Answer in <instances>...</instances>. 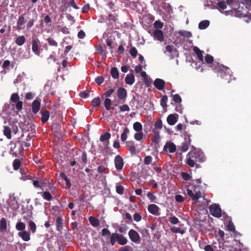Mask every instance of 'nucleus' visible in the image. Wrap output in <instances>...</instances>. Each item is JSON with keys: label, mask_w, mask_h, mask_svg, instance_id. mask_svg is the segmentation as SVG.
<instances>
[{"label": "nucleus", "mask_w": 251, "mask_h": 251, "mask_svg": "<svg viewBox=\"0 0 251 251\" xmlns=\"http://www.w3.org/2000/svg\"><path fill=\"white\" fill-rule=\"evenodd\" d=\"M169 221L173 225L177 224L179 222L178 219L175 216H171L169 218Z\"/></svg>", "instance_id": "obj_51"}, {"label": "nucleus", "mask_w": 251, "mask_h": 251, "mask_svg": "<svg viewBox=\"0 0 251 251\" xmlns=\"http://www.w3.org/2000/svg\"><path fill=\"white\" fill-rule=\"evenodd\" d=\"M16 228L19 231H24L25 229V224L23 222H19L16 225Z\"/></svg>", "instance_id": "obj_38"}, {"label": "nucleus", "mask_w": 251, "mask_h": 251, "mask_svg": "<svg viewBox=\"0 0 251 251\" xmlns=\"http://www.w3.org/2000/svg\"><path fill=\"white\" fill-rule=\"evenodd\" d=\"M40 41L37 38H33L32 41V50L33 52L37 55L39 56L40 54V51L39 50V45Z\"/></svg>", "instance_id": "obj_11"}, {"label": "nucleus", "mask_w": 251, "mask_h": 251, "mask_svg": "<svg viewBox=\"0 0 251 251\" xmlns=\"http://www.w3.org/2000/svg\"><path fill=\"white\" fill-rule=\"evenodd\" d=\"M204 60L205 62L209 65V67H211V66L212 65L213 63L215 61H214L213 57L210 54H206V55L204 57Z\"/></svg>", "instance_id": "obj_35"}, {"label": "nucleus", "mask_w": 251, "mask_h": 251, "mask_svg": "<svg viewBox=\"0 0 251 251\" xmlns=\"http://www.w3.org/2000/svg\"><path fill=\"white\" fill-rule=\"evenodd\" d=\"M212 70L217 73L218 76L221 77L222 79L227 80L229 82L231 79V71L228 68L223 65L220 64L217 62H215L211 66Z\"/></svg>", "instance_id": "obj_2"}, {"label": "nucleus", "mask_w": 251, "mask_h": 251, "mask_svg": "<svg viewBox=\"0 0 251 251\" xmlns=\"http://www.w3.org/2000/svg\"><path fill=\"white\" fill-rule=\"evenodd\" d=\"M60 176L63 179H64L66 182V185L68 188H70L71 186V183L70 182V180L66 176L65 174H60Z\"/></svg>", "instance_id": "obj_45"}, {"label": "nucleus", "mask_w": 251, "mask_h": 251, "mask_svg": "<svg viewBox=\"0 0 251 251\" xmlns=\"http://www.w3.org/2000/svg\"><path fill=\"white\" fill-rule=\"evenodd\" d=\"M129 133V130L127 127H126L123 133L121 134V138L123 142L126 141L127 137V134Z\"/></svg>", "instance_id": "obj_37"}, {"label": "nucleus", "mask_w": 251, "mask_h": 251, "mask_svg": "<svg viewBox=\"0 0 251 251\" xmlns=\"http://www.w3.org/2000/svg\"><path fill=\"white\" fill-rule=\"evenodd\" d=\"M153 35L155 38L160 41L164 40L163 32L159 29H156L153 31Z\"/></svg>", "instance_id": "obj_25"}, {"label": "nucleus", "mask_w": 251, "mask_h": 251, "mask_svg": "<svg viewBox=\"0 0 251 251\" xmlns=\"http://www.w3.org/2000/svg\"><path fill=\"white\" fill-rule=\"evenodd\" d=\"M193 50L197 55L198 59L200 61L203 62V57L202 53L203 52V51L200 50L199 48H198L197 47H195L193 49Z\"/></svg>", "instance_id": "obj_27"}, {"label": "nucleus", "mask_w": 251, "mask_h": 251, "mask_svg": "<svg viewBox=\"0 0 251 251\" xmlns=\"http://www.w3.org/2000/svg\"><path fill=\"white\" fill-rule=\"evenodd\" d=\"M116 242L120 245L124 246L127 243L128 240L123 234L117 232L113 233L110 236V243L111 245L113 246Z\"/></svg>", "instance_id": "obj_3"}, {"label": "nucleus", "mask_w": 251, "mask_h": 251, "mask_svg": "<svg viewBox=\"0 0 251 251\" xmlns=\"http://www.w3.org/2000/svg\"><path fill=\"white\" fill-rule=\"evenodd\" d=\"M125 222L127 224H131L132 222V219L130 213H126L125 215Z\"/></svg>", "instance_id": "obj_56"}, {"label": "nucleus", "mask_w": 251, "mask_h": 251, "mask_svg": "<svg viewBox=\"0 0 251 251\" xmlns=\"http://www.w3.org/2000/svg\"><path fill=\"white\" fill-rule=\"evenodd\" d=\"M21 161L19 159H16L13 162V166L15 170H18L21 166Z\"/></svg>", "instance_id": "obj_48"}, {"label": "nucleus", "mask_w": 251, "mask_h": 251, "mask_svg": "<svg viewBox=\"0 0 251 251\" xmlns=\"http://www.w3.org/2000/svg\"><path fill=\"white\" fill-rule=\"evenodd\" d=\"M56 230L61 231L63 228V219L61 216H58L55 221Z\"/></svg>", "instance_id": "obj_26"}, {"label": "nucleus", "mask_w": 251, "mask_h": 251, "mask_svg": "<svg viewBox=\"0 0 251 251\" xmlns=\"http://www.w3.org/2000/svg\"><path fill=\"white\" fill-rule=\"evenodd\" d=\"M193 150L188 152L186 156L187 163L191 167L197 166L198 163H201L205 161V158L203 153L200 150L196 149L193 146L192 147Z\"/></svg>", "instance_id": "obj_1"}, {"label": "nucleus", "mask_w": 251, "mask_h": 251, "mask_svg": "<svg viewBox=\"0 0 251 251\" xmlns=\"http://www.w3.org/2000/svg\"><path fill=\"white\" fill-rule=\"evenodd\" d=\"M7 229L6 220L4 218H2L0 221V231L5 232Z\"/></svg>", "instance_id": "obj_31"}, {"label": "nucleus", "mask_w": 251, "mask_h": 251, "mask_svg": "<svg viewBox=\"0 0 251 251\" xmlns=\"http://www.w3.org/2000/svg\"><path fill=\"white\" fill-rule=\"evenodd\" d=\"M47 41L48 42V44L50 46H53L55 47H57L58 46L57 42L54 40L53 38L51 37H49L47 39Z\"/></svg>", "instance_id": "obj_50"}, {"label": "nucleus", "mask_w": 251, "mask_h": 251, "mask_svg": "<svg viewBox=\"0 0 251 251\" xmlns=\"http://www.w3.org/2000/svg\"><path fill=\"white\" fill-rule=\"evenodd\" d=\"M133 127L134 130L137 132L142 131L143 129L142 124L138 122H136L133 124Z\"/></svg>", "instance_id": "obj_39"}, {"label": "nucleus", "mask_w": 251, "mask_h": 251, "mask_svg": "<svg viewBox=\"0 0 251 251\" xmlns=\"http://www.w3.org/2000/svg\"><path fill=\"white\" fill-rule=\"evenodd\" d=\"M153 26L157 29H159L163 27V23L159 20H157L154 23Z\"/></svg>", "instance_id": "obj_54"}, {"label": "nucleus", "mask_w": 251, "mask_h": 251, "mask_svg": "<svg viewBox=\"0 0 251 251\" xmlns=\"http://www.w3.org/2000/svg\"><path fill=\"white\" fill-rule=\"evenodd\" d=\"M170 230L175 233H179L181 234H184V230L183 229H181L180 227H177L175 226H173L170 228Z\"/></svg>", "instance_id": "obj_44"}, {"label": "nucleus", "mask_w": 251, "mask_h": 251, "mask_svg": "<svg viewBox=\"0 0 251 251\" xmlns=\"http://www.w3.org/2000/svg\"><path fill=\"white\" fill-rule=\"evenodd\" d=\"M18 235L24 241H28L30 239V233L26 230L20 231Z\"/></svg>", "instance_id": "obj_23"}, {"label": "nucleus", "mask_w": 251, "mask_h": 251, "mask_svg": "<svg viewBox=\"0 0 251 251\" xmlns=\"http://www.w3.org/2000/svg\"><path fill=\"white\" fill-rule=\"evenodd\" d=\"M88 162L87 158V155L86 152L84 151L82 153L81 156L79 157L77 160V164L81 168L84 167L86 166Z\"/></svg>", "instance_id": "obj_12"}, {"label": "nucleus", "mask_w": 251, "mask_h": 251, "mask_svg": "<svg viewBox=\"0 0 251 251\" xmlns=\"http://www.w3.org/2000/svg\"><path fill=\"white\" fill-rule=\"evenodd\" d=\"M184 139L185 141L183 142L180 146H178L177 153L179 154H181L183 152H185L188 150V147L191 142L190 135L185 134Z\"/></svg>", "instance_id": "obj_4"}, {"label": "nucleus", "mask_w": 251, "mask_h": 251, "mask_svg": "<svg viewBox=\"0 0 251 251\" xmlns=\"http://www.w3.org/2000/svg\"><path fill=\"white\" fill-rule=\"evenodd\" d=\"M42 196L45 200L48 201H50L52 199L51 194L48 191H45L42 193Z\"/></svg>", "instance_id": "obj_42"}, {"label": "nucleus", "mask_w": 251, "mask_h": 251, "mask_svg": "<svg viewBox=\"0 0 251 251\" xmlns=\"http://www.w3.org/2000/svg\"><path fill=\"white\" fill-rule=\"evenodd\" d=\"M115 89V88H111V89H110L109 90L106 91L104 93V96L106 97V98H109L110 97L111 95L114 92Z\"/></svg>", "instance_id": "obj_61"}, {"label": "nucleus", "mask_w": 251, "mask_h": 251, "mask_svg": "<svg viewBox=\"0 0 251 251\" xmlns=\"http://www.w3.org/2000/svg\"><path fill=\"white\" fill-rule=\"evenodd\" d=\"M129 53L133 58H136L137 55L138 51L135 47H131Z\"/></svg>", "instance_id": "obj_59"}, {"label": "nucleus", "mask_w": 251, "mask_h": 251, "mask_svg": "<svg viewBox=\"0 0 251 251\" xmlns=\"http://www.w3.org/2000/svg\"><path fill=\"white\" fill-rule=\"evenodd\" d=\"M95 181L94 183H97V181L98 182H103V181L105 179V177L101 175V174H97L95 176Z\"/></svg>", "instance_id": "obj_57"}, {"label": "nucleus", "mask_w": 251, "mask_h": 251, "mask_svg": "<svg viewBox=\"0 0 251 251\" xmlns=\"http://www.w3.org/2000/svg\"><path fill=\"white\" fill-rule=\"evenodd\" d=\"M28 222V226L30 230L33 233H34L36 231V226L35 223L32 220H29L27 221Z\"/></svg>", "instance_id": "obj_36"}, {"label": "nucleus", "mask_w": 251, "mask_h": 251, "mask_svg": "<svg viewBox=\"0 0 251 251\" xmlns=\"http://www.w3.org/2000/svg\"><path fill=\"white\" fill-rule=\"evenodd\" d=\"M126 147L129 151L131 155H135L136 152L137 145L133 141H127L126 142Z\"/></svg>", "instance_id": "obj_10"}, {"label": "nucleus", "mask_w": 251, "mask_h": 251, "mask_svg": "<svg viewBox=\"0 0 251 251\" xmlns=\"http://www.w3.org/2000/svg\"><path fill=\"white\" fill-rule=\"evenodd\" d=\"M116 191L118 194L123 195L124 192V187L120 183H117L116 187Z\"/></svg>", "instance_id": "obj_47"}, {"label": "nucleus", "mask_w": 251, "mask_h": 251, "mask_svg": "<svg viewBox=\"0 0 251 251\" xmlns=\"http://www.w3.org/2000/svg\"><path fill=\"white\" fill-rule=\"evenodd\" d=\"M195 193L193 191L189 189H187V194L190 197L193 201H197L198 199L202 197V193L200 190L197 191L196 189L194 190Z\"/></svg>", "instance_id": "obj_9"}, {"label": "nucleus", "mask_w": 251, "mask_h": 251, "mask_svg": "<svg viewBox=\"0 0 251 251\" xmlns=\"http://www.w3.org/2000/svg\"><path fill=\"white\" fill-rule=\"evenodd\" d=\"M100 100L99 97L93 99L92 100V104L93 107L99 106L100 105Z\"/></svg>", "instance_id": "obj_49"}, {"label": "nucleus", "mask_w": 251, "mask_h": 251, "mask_svg": "<svg viewBox=\"0 0 251 251\" xmlns=\"http://www.w3.org/2000/svg\"><path fill=\"white\" fill-rule=\"evenodd\" d=\"M112 104V100L109 98H106L104 101V107L107 110L111 109V105Z\"/></svg>", "instance_id": "obj_41"}, {"label": "nucleus", "mask_w": 251, "mask_h": 251, "mask_svg": "<svg viewBox=\"0 0 251 251\" xmlns=\"http://www.w3.org/2000/svg\"><path fill=\"white\" fill-rule=\"evenodd\" d=\"M66 2L64 4L66 5L67 4L69 6H71L75 9H78L79 7L75 4V0H66Z\"/></svg>", "instance_id": "obj_46"}, {"label": "nucleus", "mask_w": 251, "mask_h": 251, "mask_svg": "<svg viewBox=\"0 0 251 251\" xmlns=\"http://www.w3.org/2000/svg\"><path fill=\"white\" fill-rule=\"evenodd\" d=\"M147 196L151 202L154 201L156 199V197L153 194V193L150 192H149L147 193Z\"/></svg>", "instance_id": "obj_64"}, {"label": "nucleus", "mask_w": 251, "mask_h": 251, "mask_svg": "<svg viewBox=\"0 0 251 251\" xmlns=\"http://www.w3.org/2000/svg\"><path fill=\"white\" fill-rule=\"evenodd\" d=\"M160 139L159 134L158 133H155L151 137V141L155 144H158Z\"/></svg>", "instance_id": "obj_43"}, {"label": "nucleus", "mask_w": 251, "mask_h": 251, "mask_svg": "<svg viewBox=\"0 0 251 251\" xmlns=\"http://www.w3.org/2000/svg\"><path fill=\"white\" fill-rule=\"evenodd\" d=\"M210 22L208 20H203L201 21L199 24V28L200 29H204L209 25Z\"/></svg>", "instance_id": "obj_33"}, {"label": "nucleus", "mask_w": 251, "mask_h": 251, "mask_svg": "<svg viewBox=\"0 0 251 251\" xmlns=\"http://www.w3.org/2000/svg\"><path fill=\"white\" fill-rule=\"evenodd\" d=\"M25 20L23 15L19 17L17 22V29L18 30H23L25 26Z\"/></svg>", "instance_id": "obj_18"}, {"label": "nucleus", "mask_w": 251, "mask_h": 251, "mask_svg": "<svg viewBox=\"0 0 251 251\" xmlns=\"http://www.w3.org/2000/svg\"><path fill=\"white\" fill-rule=\"evenodd\" d=\"M143 136L144 135L142 131H140L135 133L134 137L136 140L140 141L143 139Z\"/></svg>", "instance_id": "obj_55"}, {"label": "nucleus", "mask_w": 251, "mask_h": 251, "mask_svg": "<svg viewBox=\"0 0 251 251\" xmlns=\"http://www.w3.org/2000/svg\"><path fill=\"white\" fill-rule=\"evenodd\" d=\"M111 138V134L109 132H105L100 136V141L104 143L105 148L107 149L109 144V139Z\"/></svg>", "instance_id": "obj_14"}, {"label": "nucleus", "mask_w": 251, "mask_h": 251, "mask_svg": "<svg viewBox=\"0 0 251 251\" xmlns=\"http://www.w3.org/2000/svg\"><path fill=\"white\" fill-rule=\"evenodd\" d=\"M135 77L133 74H127L125 77V82L128 85H132L135 82Z\"/></svg>", "instance_id": "obj_24"}, {"label": "nucleus", "mask_w": 251, "mask_h": 251, "mask_svg": "<svg viewBox=\"0 0 251 251\" xmlns=\"http://www.w3.org/2000/svg\"><path fill=\"white\" fill-rule=\"evenodd\" d=\"M25 38L23 35L19 36L16 38L15 40V43L19 46L23 45L25 44Z\"/></svg>", "instance_id": "obj_29"}, {"label": "nucleus", "mask_w": 251, "mask_h": 251, "mask_svg": "<svg viewBox=\"0 0 251 251\" xmlns=\"http://www.w3.org/2000/svg\"><path fill=\"white\" fill-rule=\"evenodd\" d=\"M218 5L222 10H224L226 8V3L224 1H220L218 3Z\"/></svg>", "instance_id": "obj_62"}, {"label": "nucleus", "mask_w": 251, "mask_h": 251, "mask_svg": "<svg viewBox=\"0 0 251 251\" xmlns=\"http://www.w3.org/2000/svg\"><path fill=\"white\" fill-rule=\"evenodd\" d=\"M114 162L116 169L118 171L122 170L124 166L123 158L120 155H117L115 158Z\"/></svg>", "instance_id": "obj_15"}, {"label": "nucleus", "mask_w": 251, "mask_h": 251, "mask_svg": "<svg viewBox=\"0 0 251 251\" xmlns=\"http://www.w3.org/2000/svg\"><path fill=\"white\" fill-rule=\"evenodd\" d=\"M177 33L184 37L189 38L192 36V33L188 31L185 30H179L177 31Z\"/></svg>", "instance_id": "obj_40"}, {"label": "nucleus", "mask_w": 251, "mask_h": 251, "mask_svg": "<svg viewBox=\"0 0 251 251\" xmlns=\"http://www.w3.org/2000/svg\"><path fill=\"white\" fill-rule=\"evenodd\" d=\"M221 209L219 205L213 204L209 207L210 213L215 217L220 218L222 216Z\"/></svg>", "instance_id": "obj_7"}, {"label": "nucleus", "mask_w": 251, "mask_h": 251, "mask_svg": "<svg viewBox=\"0 0 251 251\" xmlns=\"http://www.w3.org/2000/svg\"><path fill=\"white\" fill-rule=\"evenodd\" d=\"M89 221L91 225L94 227H98L100 225L99 220L95 217L90 216L89 218Z\"/></svg>", "instance_id": "obj_30"}, {"label": "nucleus", "mask_w": 251, "mask_h": 251, "mask_svg": "<svg viewBox=\"0 0 251 251\" xmlns=\"http://www.w3.org/2000/svg\"><path fill=\"white\" fill-rule=\"evenodd\" d=\"M133 219L136 222H140L142 219V216L139 213H135L133 214Z\"/></svg>", "instance_id": "obj_63"}, {"label": "nucleus", "mask_w": 251, "mask_h": 251, "mask_svg": "<svg viewBox=\"0 0 251 251\" xmlns=\"http://www.w3.org/2000/svg\"><path fill=\"white\" fill-rule=\"evenodd\" d=\"M33 181V186L35 188H42V186L49 183V179L48 178L43 179L33 177L32 179Z\"/></svg>", "instance_id": "obj_8"}, {"label": "nucleus", "mask_w": 251, "mask_h": 251, "mask_svg": "<svg viewBox=\"0 0 251 251\" xmlns=\"http://www.w3.org/2000/svg\"><path fill=\"white\" fill-rule=\"evenodd\" d=\"M10 100L16 103V108L18 111H20L23 108V102L20 100V97L18 93H13L10 97Z\"/></svg>", "instance_id": "obj_6"}, {"label": "nucleus", "mask_w": 251, "mask_h": 251, "mask_svg": "<svg viewBox=\"0 0 251 251\" xmlns=\"http://www.w3.org/2000/svg\"><path fill=\"white\" fill-rule=\"evenodd\" d=\"M165 85V82L161 79L156 78L154 81V86L159 90H163Z\"/></svg>", "instance_id": "obj_19"}, {"label": "nucleus", "mask_w": 251, "mask_h": 251, "mask_svg": "<svg viewBox=\"0 0 251 251\" xmlns=\"http://www.w3.org/2000/svg\"><path fill=\"white\" fill-rule=\"evenodd\" d=\"M201 249H203L205 251H214L213 249L210 245L200 244Z\"/></svg>", "instance_id": "obj_52"}, {"label": "nucleus", "mask_w": 251, "mask_h": 251, "mask_svg": "<svg viewBox=\"0 0 251 251\" xmlns=\"http://www.w3.org/2000/svg\"><path fill=\"white\" fill-rule=\"evenodd\" d=\"M128 235L131 242L135 244H139L141 239L139 233L134 229H131L129 230Z\"/></svg>", "instance_id": "obj_5"}, {"label": "nucleus", "mask_w": 251, "mask_h": 251, "mask_svg": "<svg viewBox=\"0 0 251 251\" xmlns=\"http://www.w3.org/2000/svg\"><path fill=\"white\" fill-rule=\"evenodd\" d=\"M40 114L41 115V122L42 123L44 124L47 122L49 119L50 112L46 109H42Z\"/></svg>", "instance_id": "obj_22"}, {"label": "nucleus", "mask_w": 251, "mask_h": 251, "mask_svg": "<svg viewBox=\"0 0 251 251\" xmlns=\"http://www.w3.org/2000/svg\"><path fill=\"white\" fill-rule=\"evenodd\" d=\"M178 115L177 114H170L167 118V121L169 125H174L177 122Z\"/></svg>", "instance_id": "obj_20"}, {"label": "nucleus", "mask_w": 251, "mask_h": 251, "mask_svg": "<svg viewBox=\"0 0 251 251\" xmlns=\"http://www.w3.org/2000/svg\"><path fill=\"white\" fill-rule=\"evenodd\" d=\"M168 101V97L166 95L163 96L160 100V105L164 111L167 109V102Z\"/></svg>", "instance_id": "obj_32"}, {"label": "nucleus", "mask_w": 251, "mask_h": 251, "mask_svg": "<svg viewBox=\"0 0 251 251\" xmlns=\"http://www.w3.org/2000/svg\"><path fill=\"white\" fill-rule=\"evenodd\" d=\"M41 106L40 101L38 100H35L32 103V111L33 113L36 114L40 110Z\"/></svg>", "instance_id": "obj_21"}, {"label": "nucleus", "mask_w": 251, "mask_h": 251, "mask_svg": "<svg viewBox=\"0 0 251 251\" xmlns=\"http://www.w3.org/2000/svg\"><path fill=\"white\" fill-rule=\"evenodd\" d=\"M3 134L8 139H10L12 138L11 135V130L9 126H3Z\"/></svg>", "instance_id": "obj_28"}, {"label": "nucleus", "mask_w": 251, "mask_h": 251, "mask_svg": "<svg viewBox=\"0 0 251 251\" xmlns=\"http://www.w3.org/2000/svg\"><path fill=\"white\" fill-rule=\"evenodd\" d=\"M111 75L114 79H118L119 76V73L118 69L115 67H112L111 69Z\"/></svg>", "instance_id": "obj_34"}, {"label": "nucleus", "mask_w": 251, "mask_h": 251, "mask_svg": "<svg viewBox=\"0 0 251 251\" xmlns=\"http://www.w3.org/2000/svg\"><path fill=\"white\" fill-rule=\"evenodd\" d=\"M148 211L151 214L155 216L159 215V207L155 204H150L148 206Z\"/></svg>", "instance_id": "obj_16"}, {"label": "nucleus", "mask_w": 251, "mask_h": 251, "mask_svg": "<svg viewBox=\"0 0 251 251\" xmlns=\"http://www.w3.org/2000/svg\"><path fill=\"white\" fill-rule=\"evenodd\" d=\"M176 145L171 142H167L163 147V151H169L170 153L176 152Z\"/></svg>", "instance_id": "obj_13"}, {"label": "nucleus", "mask_w": 251, "mask_h": 251, "mask_svg": "<svg viewBox=\"0 0 251 251\" xmlns=\"http://www.w3.org/2000/svg\"><path fill=\"white\" fill-rule=\"evenodd\" d=\"M173 98V100L177 103H181L182 100L180 96L178 94L172 95Z\"/></svg>", "instance_id": "obj_58"}, {"label": "nucleus", "mask_w": 251, "mask_h": 251, "mask_svg": "<svg viewBox=\"0 0 251 251\" xmlns=\"http://www.w3.org/2000/svg\"><path fill=\"white\" fill-rule=\"evenodd\" d=\"M106 19L108 21L115 22L117 20V14H109Z\"/></svg>", "instance_id": "obj_53"}, {"label": "nucleus", "mask_w": 251, "mask_h": 251, "mask_svg": "<svg viewBox=\"0 0 251 251\" xmlns=\"http://www.w3.org/2000/svg\"><path fill=\"white\" fill-rule=\"evenodd\" d=\"M118 251H133L132 247L129 245H126L124 247H120Z\"/></svg>", "instance_id": "obj_60"}, {"label": "nucleus", "mask_w": 251, "mask_h": 251, "mask_svg": "<svg viewBox=\"0 0 251 251\" xmlns=\"http://www.w3.org/2000/svg\"><path fill=\"white\" fill-rule=\"evenodd\" d=\"M117 96L119 100H125L126 99L127 93L126 90L123 87H120L117 90Z\"/></svg>", "instance_id": "obj_17"}]
</instances>
